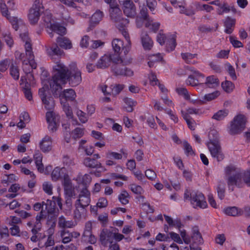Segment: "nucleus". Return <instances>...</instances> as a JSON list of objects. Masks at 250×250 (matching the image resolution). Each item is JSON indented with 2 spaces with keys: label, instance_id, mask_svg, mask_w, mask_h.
Listing matches in <instances>:
<instances>
[{
  "label": "nucleus",
  "instance_id": "1",
  "mask_svg": "<svg viewBox=\"0 0 250 250\" xmlns=\"http://www.w3.org/2000/svg\"><path fill=\"white\" fill-rule=\"evenodd\" d=\"M54 75L48 83L54 97L61 96L60 92L62 89L61 84H64L68 79V68L60 61L53 66Z\"/></svg>",
  "mask_w": 250,
  "mask_h": 250
},
{
  "label": "nucleus",
  "instance_id": "2",
  "mask_svg": "<svg viewBox=\"0 0 250 250\" xmlns=\"http://www.w3.org/2000/svg\"><path fill=\"white\" fill-rule=\"evenodd\" d=\"M225 172L228 176L227 184L229 187L232 186L231 190L233 191V186L238 188H243L245 184L250 187V171L242 172L234 166H229L226 167Z\"/></svg>",
  "mask_w": 250,
  "mask_h": 250
},
{
  "label": "nucleus",
  "instance_id": "3",
  "mask_svg": "<svg viewBox=\"0 0 250 250\" xmlns=\"http://www.w3.org/2000/svg\"><path fill=\"white\" fill-rule=\"evenodd\" d=\"M132 59L130 58H124L118 55L117 58H113V64L111 66V70L116 76H124L131 77L133 75V71L126 65L131 63Z\"/></svg>",
  "mask_w": 250,
  "mask_h": 250
},
{
  "label": "nucleus",
  "instance_id": "4",
  "mask_svg": "<svg viewBox=\"0 0 250 250\" xmlns=\"http://www.w3.org/2000/svg\"><path fill=\"white\" fill-rule=\"evenodd\" d=\"M43 6L42 0H35L28 14V19L31 24H35L38 21L41 14L43 12Z\"/></svg>",
  "mask_w": 250,
  "mask_h": 250
},
{
  "label": "nucleus",
  "instance_id": "5",
  "mask_svg": "<svg viewBox=\"0 0 250 250\" xmlns=\"http://www.w3.org/2000/svg\"><path fill=\"white\" fill-rule=\"evenodd\" d=\"M244 116L239 115L235 116L230 122L229 132L230 135L240 133L245 127Z\"/></svg>",
  "mask_w": 250,
  "mask_h": 250
},
{
  "label": "nucleus",
  "instance_id": "6",
  "mask_svg": "<svg viewBox=\"0 0 250 250\" xmlns=\"http://www.w3.org/2000/svg\"><path fill=\"white\" fill-rule=\"evenodd\" d=\"M67 76V80L72 86H77L82 82L81 72L75 64L70 66V69L68 68Z\"/></svg>",
  "mask_w": 250,
  "mask_h": 250
},
{
  "label": "nucleus",
  "instance_id": "7",
  "mask_svg": "<svg viewBox=\"0 0 250 250\" xmlns=\"http://www.w3.org/2000/svg\"><path fill=\"white\" fill-rule=\"evenodd\" d=\"M48 86L44 85L39 89V94L45 109L48 110H51L55 107V101L52 97L47 96L46 92H48Z\"/></svg>",
  "mask_w": 250,
  "mask_h": 250
},
{
  "label": "nucleus",
  "instance_id": "8",
  "mask_svg": "<svg viewBox=\"0 0 250 250\" xmlns=\"http://www.w3.org/2000/svg\"><path fill=\"white\" fill-rule=\"evenodd\" d=\"M211 156L218 162L222 161L225 158L220 143L206 144Z\"/></svg>",
  "mask_w": 250,
  "mask_h": 250
},
{
  "label": "nucleus",
  "instance_id": "9",
  "mask_svg": "<svg viewBox=\"0 0 250 250\" xmlns=\"http://www.w3.org/2000/svg\"><path fill=\"white\" fill-rule=\"evenodd\" d=\"M190 200L194 208L200 207L204 208L207 206V202L204 195L198 191H193L190 194Z\"/></svg>",
  "mask_w": 250,
  "mask_h": 250
},
{
  "label": "nucleus",
  "instance_id": "10",
  "mask_svg": "<svg viewBox=\"0 0 250 250\" xmlns=\"http://www.w3.org/2000/svg\"><path fill=\"white\" fill-rule=\"evenodd\" d=\"M117 56L113 53L104 54L101 57L97 62V67L100 69H105L108 67L111 62L113 63V58H117Z\"/></svg>",
  "mask_w": 250,
  "mask_h": 250
},
{
  "label": "nucleus",
  "instance_id": "11",
  "mask_svg": "<svg viewBox=\"0 0 250 250\" xmlns=\"http://www.w3.org/2000/svg\"><path fill=\"white\" fill-rule=\"evenodd\" d=\"M46 119L48 124L49 130L52 132L56 131L58 127V116L53 111H49L46 113Z\"/></svg>",
  "mask_w": 250,
  "mask_h": 250
},
{
  "label": "nucleus",
  "instance_id": "12",
  "mask_svg": "<svg viewBox=\"0 0 250 250\" xmlns=\"http://www.w3.org/2000/svg\"><path fill=\"white\" fill-rule=\"evenodd\" d=\"M124 13L128 17L134 18L136 15V8L131 0H126L123 2Z\"/></svg>",
  "mask_w": 250,
  "mask_h": 250
},
{
  "label": "nucleus",
  "instance_id": "13",
  "mask_svg": "<svg viewBox=\"0 0 250 250\" xmlns=\"http://www.w3.org/2000/svg\"><path fill=\"white\" fill-rule=\"evenodd\" d=\"M44 208L48 214V218L53 221V223L55 224L58 214L56 211L55 203L51 200H47Z\"/></svg>",
  "mask_w": 250,
  "mask_h": 250
},
{
  "label": "nucleus",
  "instance_id": "14",
  "mask_svg": "<svg viewBox=\"0 0 250 250\" xmlns=\"http://www.w3.org/2000/svg\"><path fill=\"white\" fill-rule=\"evenodd\" d=\"M100 240L101 244L104 246H107V244H112L114 239V233L107 229H104L102 231L100 236Z\"/></svg>",
  "mask_w": 250,
  "mask_h": 250
},
{
  "label": "nucleus",
  "instance_id": "15",
  "mask_svg": "<svg viewBox=\"0 0 250 250\" xmlns=\"http://www.w3.org/2000/svg\"><path fill=\"white\" fill-rule=\"evenodd\" d=\"M104 17V13L100 10H97L92 15L89 20L88 29L92 30L96 25L98 24Z\"/></svg>",
  "mask_w": 250,
  "mask_h": 250
},
{
  "label": "nucleus",
  "instance_id": "16",
  "mask_svg": "<svg viewBox=\"0 0 250 250\" xmlns=\"http://www.w3.org/2000/svg\"><path fill=\"white\" fill-rule=\"evenodd\" d=\"M110 17L111 19L114 22L120 21L122 18V12L118 7V4L114 6H110L109 9Z\"/></svg>",
  "mask_w": 250,
  "mask_h": 250
},
{
  "label": "nucleus",
  "instance_id": "17",
  "mask_svg": "<svg viewBox=\"0 0 250 250\" xmlns=\"http://www.w3.org/2000/svg\"><path fill=\"white\" fill-rule=\"evenodd\" d=\"M141 39L143 48L145 50H150L153 46V42L148 35L146 32L142 33Z\"/></svg>",
  "mask_w": 250,
  "mask_h": 250
},
{
  "label": "nucleus",
  "instance_id": "18",
  "mask_svg": "<svg viewBox=\"0 0 250 250\" xmlns=\"http://www.w3.org/2000/svg\"><path fill=\"white\" fill-rule=\"evenodd\" d=\"M40 148L43 152H48L52 149V139L51 137L45 136L40 143Z\"/></svg>",
  "mask_w": 250,
  "mask_h": 250
},
{
  "label": "nucleus",
  "instance_id": "19",
  "mask_svg": "<svg viewBox=\"0 0 250 250\" xmlns=\"http://www.w3.org/2000/svg\"><path fill=\"white\" fill-rule=\"evenodd\" d=\"M191 241L193 244L196 245H200L203 243V239L197 227H194L192 229Z\"/></svg>",
  "mask_w": 250,
  "mask_h": 250
},
{
  "label": "nucleus",
  "instance_id": "20",
  "mask_svg": "<svg viewBox=\"0 0 250 250\" xmlns=\"http://www.w3.org/2000/svg\"><path fill=\"white\" fill-rule=\"evenodd\" d=\"M112 46L114 51L113 54L119 56H120L121 49L124 51V48H125L123 41L119 39H113L112 42Z\"/></svg>",
  "mask_w": 250,
  "mask_h": 250
},
{
  "label": "nucleus",
  "instance_id": "21",
  "mask_svg": "<svg viewBox=\"0 0 250 250\" xmlns=\"http://www.w3.org/2000/svg\"><path fill=\"white\" fill-rule=\"evenodd\" d=\"M83 163L85 167L91 168H99L102 167L101 163L95 158L86 157L83 160Z\"/></svg>",
  "mask_w": 250,
  "mask_h": 250
},
{
  "label": "nucleus",
  "instance_id": "22",
  "mask_svg": "<svg viewBox=\"0 0 250 250\" xmlns=\"http://www.w3.org/2000/svg\"><path fill=\"white\" fill-rule=\"evenodd\" d=\"M118 28L122 32V34L127 42V43L125 46V48H124V53L125 55H126L130 51L131 48V41L130 40L129 36L125 28L119 25Z\"/></svg>",
  "mask_w": 250,
  "mask_h": 250
},
{
  "label": "nucleus",
  "instance_id": "23",
  "mask_svg": "<svg viewBox=\"0 0 250 250\" xmlns=\"http://www.w3.org/2000/svg\"><path fill=\"white\" fill-rule=\"evenodd\" d=\"M138 18L141 19L143 20L146 21V27H149L150 26L151 22H152V20L149 17L148 15V11L146 7L143 6L140 10L139 13V17Z\"/></svg>",
  "mask_w": 250,
  "mask_h": 250
},
{
  "label": "nucleus",
  "instance_id": "24",
  "mask_svg": "<svg viewBox=\"0 0 250 250\" xmlns=\"http://www.w3.org/2000/svg\"><path fill=\"white\" fill-rule=\"evenodd\" d=\"M47 52L52 59H56L55 58L56 56L59 57L63 53V51L60 49L57 44H53L50 48L47 49Z\"/></svg>",
  "mask_w": 250,
  "mask_h": 250
},
{
  "label": "nucleus",
  "instance_id": "25",
  "mask_svg": "<svg viewBox=\"0 0 250 250\" xmlns=\"http://www.w3.org/2000/svg\"><path fill=\"white\" fill-rule=\"evenodd\" d=\"M90 203V197H79L75 203V207H80L81 210L85 211L86 207L89 206Z\"/></svg>",
  "mask_w": 250,
  "mask_h": 250
},
{
  "label": "nucleus",
  "instance_id": "26",
  "mask_svg": "<svg viewBox=\"0 0 250 250\" xmlns=\"http://www.w3.org/2000/svg\"><path fill=\"white\" fill-rule=\"evenodd\" d=\"M235 24V20L228 17L224 21V26L226 28L225 30V33L228 34H231L233 31V27Z\"/></svg>",
  "mask_w": 250,
  "mask_h": 250
},
{
  "label": "nucleus",
  "instance_id": "27",
  "mask_svg": "<svg viewBox=\"0 0 250 250\" xmlns=\"http://www.w3.org/2000/svg\"><path fill=\"white\" fill-rule=\"evenodd\" d=\"M224 212L229 216H237L243 214V211L236 207H228L224 208Z\"/></svg>",
  "mask_w": 250,
  "mask_h": 250
},
{
  "label": "nucleus",
  "instance_id": "28",
  "mask_svg": "<svg viewBox=\"0 0 250 250\" xmlns=\"http://www.w3.org/2000/svg\"><path fill=\"white\" fill-rule=\"evenodd\" d=\"M57 42L60 47L65 49H69L72 47L71 42L65 37H58Z\"/></svg>",
  "mask_w": 250,
  "mask_h": 250
},
{
  "label": "nucleus",
  "instance_id": "29",
  "mask_svg": "<svg viewBox=\"0 0 250 250\" xmlns=\"http://www.w3.org/2000/svg\"><path fill=\"white\" fill-rule=\"evenodd\" d=\"M219 81L214 76L212 75L206 78V81L204 83V85L209 88H215L219 85Z\"/></svg>",
  "mask_w": 250,
  "mask_h": 250
},
{
  "label": "nucleus",
  "instance_id": "30",
  "mask_svg": "<svg viewBox=\"0 0 250 250\" xmlns=\"http://www.w3.org/2000/svg\"><path fill=\"white\" fill-rule=\"evenodd\" d=\"M201 77H197L193 75H189L188 79L186 80L187 85L195 86L197 85H204V83H199Z\"/></svg>",
  "mask_w": 250,
  "mask_h": 250
},
{
  "label": "nucleus",
  "instance_id": "31",
  "mask_svg": "<svg viewBox=\"0 0 250 250\" xmlns=\"http://www.w3.org/2000/svg\"><path fill=\"white\" fill-rule=\"evenodd\" d=\"M208 138L209 141L206 144H216L220 143L218 133L216 130H210L208 133Z\"/></svg>",
  "mask_w": 250,
  "mask_h": 250
},
{
  "label": "nucleus",
  "instance_id": "32",
  "mask_svg": "<svg viewBox=\"0 0 250 250\" xmlns=\"http://www.w3.org/2000/svg\"><path fill=\"white\" fill-rule=\"evenodd\" d=\"M20 37L23 42H25V52L32 50V44L31 43V39L28 36V34L27 32L21 33Z\"/></svg>",
  "mask_w": 250,
  "mask_h": 250
},
{
  "label": "nucleus",
  "instance_id": "33",
  "mask_svg": "<svg viewBox=\"0 0 250 250\" xmlns=\"http://www.w3.org/2000/svg\"><path fill=\"white\" fill-rule=\"evenodd\" d=\"M58 225L61 228H71L74 226V223L72 220L66 221L63 216H61L59 218Z\"/></svg>",
  "mask_w": 250,
  "mask_h": 250
},
{
  "label": "nucleus",
  "instance_id": "34",
  "mask_svg": "<svg viewBox=\"0 0 250 250\" xmlns=\"http://www.w3.org/2000/svg\"><path fill=\"white\" fill-rule=\"evenodd\" d=\"M42 21L44 26L47 28L50 29L54 23H52V15L47 12L44 14V16L42 17Z\"/></svg>",
  "mask_w": 250,
  "mask_h": 250
},
{
  "label": "nucleus",
  "instance_id": "35",
  "mask_svg": "<svg viewBox=\"0 0 250 250\" xmlns=\"http://www.w3.org/2000/svg\"><path fill=\"white\" fill-rule=\"evenodd\" d=\"M62 95V97H64L66 102L67 101H73L76 96L75 91L72 89L64 90Z\"/></svg>",
  "mask_w": 250,
  "mask_h": 250
},
{
  "label": "nucleus",
  "instance_id": "36",
  "mask_svg": "<svg viewBox=\"0 0 250 250\" xmlns=\"http://www.w3.org/2000/svg\"><path fill=\"white\" fill-rule=\"evenodd\" d=\"M50 29L61 36L65 34L66 31V29L64 26L58 23H54Z\"/></svg>",
  "mask_w": 250,
  "mask_h": 250
},
{
  "label": "nucleus",
  "instance_id": "37",
  "mask_svg": "<svg viewBox=\"0 0 250 250\" xmlns=\"http://www.w3.org/2000/svg\"><path fill=\"white\" fill-rule=\"evenodd\" d=\"M124 101L126 105L125 107L126 110L128 112H132L134 110L133 107L136 106L137 102L128 98H124Z\"/></svg>",
  "mask_w": 250,
  "mask_h": 250
},
{
  "label": "nucleus",
  "instance_id": "38",
  "mask_svg": "<svg viewBox=\"0 0 250 250\" xmlns=\"http://www.w3.org/2000/svg\"><path fill=\"white\" fill-rule=\"evenodd\" d=\"M20 70L18 66L12 63L10 67V74L15 80H18L20 77Z\"/></svg>",
  "mask_w": 250,
  "mask_h": 250
},
{
  "label": "nucleus",
  "instance_id": "39",
  "mask_svg": "<svg viewBox=\"0 0 250 250\" xmlns=\"http://www.w3.org/2000/svg\"><path fill=\"white\" fill-rule=\"evenodd\" d=\"M223 90L227 93L231 92L234 88V84L230 81L226 80L221 83Z\"/></svg>",
  "mask_w": 250,
  "mask_h": 250
},
{
  "label": "nucleus",
  "instance_id": "40",
  "mask_svg": "<svg viewBox=\"0 0 250 250\" xmlns=\"http://www.w3.org/2000/svg\"><path fill=\"white\" fill-rule=\"evenodd\" d=\"M176 45V36L174 35H172L168 40V42L167 43V51H173L175 49Z\"/></svg>",
  "mask_w": 250,
  "mask_h": 250
},
{
  "label": "nucleus",
  "instance_id": "41",
  "mask_svg": "<svg viewBox=\"0 0 250 250\" xmlns=\"http://www.w3.org/2000/svg\"><path fill=\"white\" fill-rule=\"evenodd\" d=\"M181 56L182 59L188 63H195V61H192V60L196 57L197 54H191L189 53H182Z\"/></svg>",
  "mask_w": 250,
  "mask_h": 250
},
{
  "label": "nucleus",
  "instance_id": "42",
  "mask_svg": "<svg viewBox=\"0 0 250 250\" xmlns=\"http://www.w3.org/2000/svg\"><path fill=\"white\" fill-rule=\"evenodd\" d=\"M129 198L130 196L126 190L122 191L118 196L119 200L123 205L128 204L129 202L128 199Z\"/></svg>",
  "mask_w": 250,
  "mask_h": 250
},
{
  "label": "nucleus",
  "instance_id": "43",
  "mask_svg": "<svg viewBox=\"0 0 250 250\" xmlns=\"http://www.w3.org/2000/svg\"><path fill=\"white\" fill-rule=\"evenodd\" d=\"M26 56L28 60V63L33 69H36L37 63L34 60V56L32 50L26 52Z\"/></svg>",
  "mask_w": 250,
  "mask_h": 250
},
{
  "label": "nucleus",
  "instance_id": "44",
  "mask_svg": "<svg viewBox=\"0 0 250 250\" xmlns=\"http://www.w3.org/2000/svg\"><path fill=\"white\" fill-rule=\"evenodd\" d=\"M62 104L63 106V110L65 113L66 116L69 118H72L73 112L71 107L69 106L68 103L66 102H62Z\"/></svg>",
  "mask_w": 250,
  "mask_h": 250
},
{
  "label": "nucleus",
  "instance_id": "45",
  "mask_svg": "<svg viewBox=\"0 0 250 250\" xmlns=\"http://www.w3.org/2000/svg\"><path fill=\"white\" fill-rule=\"evenodd\" d=\"M225 184L224 182H219V183L217 186V190L218 196L221 200H222L223 199H224V198L225 197Z\"/></svg>",
  "mask_w": 250,
  "mask_h": 250
},
{
  "label": "nucleus",
  "instance_id": "46",
  "mask_svg": "<svg viewBox=\"0 0 250 250\" xmlns=\"http://www.w3.org/2000/svg\"><path fill=\"white\" fill-rule=\"evenodd\" d=\"M228 114V112L226 110H221L214 114L212 118L217 121L223 120Z\"/></svg>",
  "mask_w": 250,
  "mask_h": 250
},
{
  "label": "nucleus",
  "instance_id": "47",
  "mask_svg": "<svg viewBox=\"0 0 250 250\" xmlns=\"http://www.w3.org/2000/svg\"><path fill=\"white\" fill-rule=\"evenodd\" d=\"M105 157L106 159L121 160L122 158V155L121 153L109 151L106 153Z\"/></svg>",
  "mask_w": 250,
  "mask_h": 250
},
{
  "label": "nucleus",
  "instance_id": "48",
  "mask_svg": "<svg viewBox=\"0 0 250 250\" xmlns=\"http://www.w3.org/2000/svg\"><path fill=\"white\" fill-rule=\"evenodd\" d=\"M70 232L66 230L61 231V236L62 238V243L66 244L70 242L72 240Z\"/></svg>",
  "mask_w": 250,
  "mask_h": 250
},
{
  "label": "nucleus",
  "instance_id": "49",
  "mask_svg": "<svg viewBox=\"0 0 250 250\" xmlns=\"http://www.w3.org/2000/svg\"><path fill=\"white\" fill-rule=\"evenodd\" d=\"M0 10L2 16L9 19V13L8 8L2 0H0Z\"/></svg>",
  "mask_w": 250,
  "mask_h": 250
},
{
  "label": "nucleus",
  "instance_id": "50",
  "mask_svg": "<svg viewBox=\"0 0 250 250\" xmlns=\"http://www.w3.org/2000/svg\"><path fill=\"white\" fill-rule=\"evenodd\" d=\"M10 63V60L5 59L0 61V72H4L8 68Z\"/></svg>",
  "mask_w": 250,
  "mask_h": 250
},
{
  "label": "nucleus",
  "instance_id": "51",
  "mask_svg": "<svg viewBox=\"0 0 250 250\" xmlns=\"http://www.w3.org/2000/svg\"><path fill=\"white\" fill-rule=\"evenodd\" d=\"M62 163L66 167H70L75 165L73 159L68 155H64L63 156Z\"/></svg>",
  "mask_w": 250,
  "mask_h": 250
},
{
  "label": "nucleus",
  "instance_id": "52",
  "mask_svg": "<svg viewBox=\"0 0 250 250\" xmlns=\"http://www.w3.org/2000/svg\"><path fill=\"white\" fill-rule=\"evenodd\" d=\"M124 85L123 84H117L113 88H109V90H111V94L112 95L115 96L119 94L121 91L124 89Z\"/></svg>",
  "mask_w": 250,
  "mask_h": 250
},
{
  "label": "nucleus",
  "instance_id": "53",
  "mask_svg": "<svg viewBox=\"0 0 250 250\" xmlns=\"http://www.w3.org/2000/svg\"><path fill=\"white\" fill-rule=\"evenodd\" d=\"M52 179L56 181L61 178V169L58 167H55L51 173Z\"/></svg>",
  "mask_w": 250,
  "mask_h": 250
},
{
  "label": "nucleus",
  "instance_id": "54",
  "mask_svg": "<svg viewBox=\"0 0 250 250\" xmlns=\"http://www.w3.org/2000/svg\"><path fill=\"white\" fill-rule=\"evenodd\" d=\"M220 94L218 91H215L212 93L206 94L204 97V99L207 101H211L216 99Z\"/></svg>",
  "mask_w": 250,
  "mask_h": 250
},
{
  "label": "nucleus",
  "instance_id": "55",
  "mask_svg": "<svg viewBox=\"0 0 250 250\" xmlns=\"http://www.w3.org/2000/svg\"><path fill=\"white\" fill-rule=\"evenodd\" d=\"M227 70L233 80H236L237 77L234 68L229 63L226 64Z\"/></svg>",
  "mask_w": 250,
  "mask_h": 250
},
{
  "label": "nucleus",
  "instance_id": "56",
  "mask_svg": "<svg viewBox=\"0 0 250 250\" xmlns=\"http://www.w3.org/2000/svg\"><path fill=\"white\" fill-rule=\"evenodd\" d=\"M130 189L135 194L139 195L142 194L144 192V190L141 186L135 184L130 185Z\"/></svg>",
  "mask_w": 250,
  "mask_h": 250
},
{
  "label": "nucleus",
  "instance_id": "57",
  "mask_svg": "<svg viewBox=\"0 0 250 250\" xmlns=\"http://www.w3.org/2000/svg\"><path fill=\"white\" fill-rule=\"evenodd\" d=\"M83 129L77 127L72 132L73 138L77 139L82 137L83 135Z\"/></svg>",
  "mask_w": 250,
  "mask_h": 250
},
{
  "label": "nucleus",
  "instance_id": "58",
  "mask_svg": "<svg viewBox=\"0 0 250 250\" xmlns=\"http://www.w3.org/2000/svg\"><path fill=\"white\" fill-rule=\"evenodd\" d=\"M43 190L48 194L51 195L52 194V186L48 182H45L42 184Z\"/></svg>",
  "mask_w": 250,
  "mask_h": 250
},
{
  "label": "nucleus",
  "instance_id": "59",
  "mask_svg": "<svg viewBox=\"0 0 250 250\" xmlns=\"http://www.w3.org/2000/svg\"><path fill=\"white\" fill-rule=\"evenodd\" d=\"M3 37L4 41L6 44L10 47H11L14 44V41L10 34L4 33L3 34Z\"/></svg>",
  "mask_w": 250,
  "mask_h": 250
},
{
  "label": "nucleus",
  "instance_id": "60",
  "mask_svg": "<svg viewBox=\"0 0 250 250\" xmlns=\"http://www.w3.org/2000/svg\"><path fill=\"white\" fill-rule=\"evenodd\" d=\"M183 145L185 153L187 155H193L194 154V152L192 149V147L189 143H188L187 141H185L183 143Z\"/></svg>",
  "mask_w": 250,
  "mask_h": 250
},
{
  "label": "nucleus",
  "instance_id": "61",
  "mask_svg": "<svg viewBox=\"0 0 250 250\" xmlns=\"http://www.w3.org/2000/svg\"><path fill=\"white\" fill-rule=\"evenodd\" d=\"M176 91L179 94L183 95L186 99L188 100L190 98V96L186 88L184 87L177 88Z\"/></svg>",
  "mask_w": 250,
  "mask_h": 250
},
{
  "label": "nucleus",
  "instance_id": "62",
  "mask_svg": "<svg viewBox=\"0 0 250 250\" xmlns=\"http://www.w3.org/2000/svg\"><path fill=\"white\" fill-rule=\"evenodd\" d=\"M229 41L234 47H242L243 46L242 43L236 40V38L233 36L229 37Z\"/></svg>",
  "mask_w": 250,
  "mask_h": 250
},
{
  "label": "nucleus",
  "instance_id": "63",
  "mask_svg": "<svg viewBox=\"0 0 250 250\" xmlns=\"http://www.w3.org/2000/svg\"><path fill=\"white\" fill-rule=\"evenodd\" d=\"M170 238L175 242L181 244H183V241L178 234L174 232H170L169 233Z\"/></svg>",
  "mask_w": 250,
  "mask_h": 250
},
{
  "label": "nucleus",
  "instance_id": "64",
  "mask_svg": "<svg viewBox=\"0 0 250 250\" xmlns=\"http://www.w3.org/2000/svg\"><path fill=\"white\" fill-rule=\"evenodd\" d=\"M108 202L106 198L102 197L100 198L97 203V207L99 208H103L107 207Z\"/></svg>",
  "mask_w": 250,
  "mask_h": 250
}]
</instances>
